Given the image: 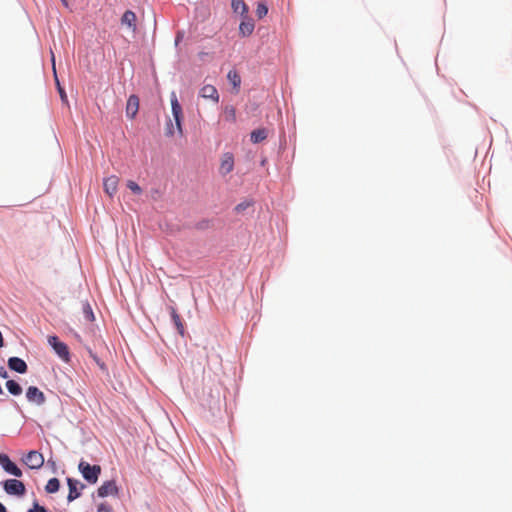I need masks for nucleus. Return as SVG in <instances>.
Masks as SVG:
<instances>
[{"label": "nucleus", "mask_w": 512, "mask_h": 512, "mask_svg": "<svg viewBox=\"0 0 512 512\" xmlns=\"http://www.w3.org/2000/svg\"><path fill=\"white\" fill-rule=\"evenodd\" d=\"M28 512H46V509L43 506L35 503L33 508L29 509Z\"/></svg>", "instance_id": "c85d7f7f"}, {"label": "nucleus", "mask_w": 512, "mask_h": 512, "mask_svg": "<svg viewBox=\"0 0 512 512\" xmlns=\"http://www.w3.org/2000/svg\"><path fill=\"white\" fill-rule=\"evenodd\" d=\"M56 83H57V86H58V91H59L61 100L63 102H67V95H66L64 89L60 86L59 81L57 79H56Z\"/></svg>", "instance_id": "cd10ccee"}, {"label": "nucleus", "mask_w": 512, "mask_h": 512, "mask_svg": "<svg viewBox=\"0 0 512 512\" xmlns=\"http://www.w3.org/2000/svg\"><path fill=\"white\" fill-rule=\"evenodd\" d=\"M224 120L230 123L236 122V109L232 105H227L223 110Z\"/></svg>", "instance_id": "a211bd4d"}, {"label": "nucleus", "mask_w": 512, "mask_h": 512, "mask_svg": "<svg viewBox=\"0 0 512 512\" xmlns=\"http://www.w3.org/2000/svg\"><path fill=\"white\" fill-rule=\"evenodd\" d=\"M170 310H171V317H172V320L174 322V325H175L177 331L179 332V334L183 335L184 334V325L182 323L180 315L177 313V311L173 307H171Z\"/></svg>", "instance_id": "aec40b11"}, {"label": "nucleus", "mask_w": 512, "mask_h": 512, "mask_svg": "<svg viewBox=\"0 0 512 512\" xmlns=\"http://www.w3.org/2000/svg\"><path fill=\"white\" fill-rule=\"evenodd\" d=\"M60 482L57 478H51L46 484V491L48 493H55L59 490Z\"/></svg>", "instance_id": "b1692460"}, {"label": "nucleus", "mask_w": 512, "mask_h": 512, "mask_svg": "<svg viewBox=\"0 0 512 512\" xmlns=\"http://www.w3.org/2000/svg\"><path fill=\"white\" fill-rule=\"evenodd\" d=\"M24 463L30 468V469H39L44 464V458L41 453L38 451L32 450L28 452L24 459Z\"/></svg>", "instance_id": "423d86ee"}, {"label": "nucleus", "mask_w": 512, "mask_h": 512, "mask_svg": "<svg viewBox=\"0 0 512 512\" xmlns=\"http://www.w3.org/2000/svg\"><path fill=\"white\" fill-rule=\"evenodd\" d=\"M79 470L82 473L84 479L91 484L97 482L98 477L101 473V467L99 465H90L85 461H81L79 463Z\"/></svg>", "instance_id": "f257e3e1"}, {"label": "nucleus", "mask_w": 512, "mask_h": 512, "mask_svg": "<svg viewBox=\"0 0 512 512\" xmlns=\"http://www.w3.org/2000/svg\"><path fill=\"white\" fill-rule=\"evenodd\" d=\"M171 109L172 114L175 120L176 129L180 136L183 135V128H182V119H183V112L182 107L177 99L176 94L173 92L171 94Z\"/></svg>", "instance_id": "f03ea898"}, {"label": "nucleus", "mask_w": 512, "mask_h": 512, "mask_svg": "<svg viewBox=\"0 0 512 512\" xmlns=\"http://www.w3.org/2000/svg\"><path fill=\"white\" fill-rule=\"evenodd\" d=\"M268 136V130L266 128L255 129L250 134L251 142L254 144L264 141Z\"/></svg>", "instance_id": "f3484780"}, {"label": "nucleus", "mask_w": 512, "mask_h": 512, "mask_svg": "<svg viewBox=\"0 0 512 512\" xmlns=\"http://www.w3.org/2000/svg\"><path fill=\"white\" fill-rule=\"evenodd\" d=\"M26 398L29 402L35 403L36 405H43L46 401L44 393L35 386L28 387L26 391Z\"/></svg>", "instance_id": "6e6552de"}, {"label": "nucleus", "mask_w": 512, "mask_h": 512, "mask_svg": "<svg viewBox=\"0 0 512 512\" xmlns=\"http://www.w3.org/2000/svg\"><path fill=\"white\" fill-rule=\"evenodd\" d=\"M61 1H62V3H63L65 6H68V2H67V0H61Z\"/></svg>", "instance_id": "f704fd0d"}, {"label": "nucleus", "mask_w": 512, "mask_h": 512, "mask_svg": "<svg viewBox=\"0 0 512 512\" xmlns=\"http://www.w3.org/2000/svg\"><path fill=\"white\" fill-rule=\"evenodd\" d=\"M139 110V98L137 95H130L126 104V116L134 119Z\"/></svg>", "instance_id": "9d476101"}, {"label": "nucleus", "mask_w": 512, "mask_h": 512, "mask_svg": "<svg viewBox=\"0 0 512 512\" xmlns=\"http://www.w3.org/2000/svg\"><path fill=\"white\" fill-rule=\"evenodd\" d=\"M67 484L69 487V493L67 496V500L69 502L74 501L81 495V490L85 488V485L80 483L78 480L67 478Z\"/></svg>", "instance_id": "0eeeda50"}, {"label": "nucleus", "mask_w": 512, "mask_h": 512, "mask_svg": "<svg viewBox=\"0 0 512 512\" xmlns=\"http://www.w3.org/2000/svg\"><path fill=\"white\" fill-rule=\"evenodd\" d=\"M53 70H54V71L56 70V67H55V65H54V64H53Z\"/></svg>", "instance_id": "c9c22d12"}, {"label": "nucleus", "mask_w": 512, "mask_h": 512, "mask_svg": "<svg viewBox=\"0 0 512 512\" xmlns=\"http://www.w3.org/2000/svg\"><path fill=\"white\" fill-rule=\"evenodd\" d=\"M48 343L63 361H70L68 346L64 342L59 341L57 336H49Z\"/></svg>", "instance_id": "7ed1b4c3"}, {"label": "nucleus", "mask_w": 512, "mask_h": 512, "mask_svg": "<svg viewBox=\"0 0 512 512\" xmlns=\"http://www.w3.org/2000/svg\"><path fill=\"white\" fill-rule=\"evenodd\" d=\"M248 206H249V203H240V204H238V205L235 207V210H236L237 212H242V211H244Z\"/></svg>", "instance_id": "7c9ffc66"}, {"label": "nucleus", "mask_w": 512, "mask_h": 512, "mask_svg": "<svg viewBox=\"0 0 512 512\" xmlns=\"http://www.w3.org/2000/svg\"><path fill=\"white\" fill-rule=\"evenodd\" d=\"M200 96L205 99H211L213 102H219V93L217 89L210 84L204 85L200 90Z\"/></svg>", "instance_id": "f8f14e48"}, {"label": "nucleus", "mask_w": 512, "mask_h": 512, "mask_svg": "<svg viewBox=\"0 0 512 512\" xmlns=\"http://www.w3.org/2000/svg\"><path fill=\"white\" fill-rule=\"evenodd\" d=\"M231 8L234 13H238L243 17L247 16L248 13V6L244 2V0H232L231 1Z\"/></svg>", "instance_id": "2eb2a0df"}, {"label": "nucleus", "mask_w": 512, "mask_h": 512, "mask_svg": "<svg viewBox=\"0 0 512 512\" xmlns=\"http://www.w3.org/2000/svg\"><path fill=\"white\" fill-rule=\"evenodd\" d=\"M82 310H83V315H84V318L86 321H88V322L94 321V319H95L94 313H93L92 308L88 302H85L82 304Z\"/></svg>", "instance_id": "5701e85b"}, {"label": "nucleus", "mask_w": 512, "mask_h": 512, "mask_svg": "<svg viewBox=\"0 0 512 512\" xmlns=\"http://www.w3.org/2000/svg\"><path fill=\"white\" fill-rule=\"evenodd\" d=\"M118 488L115 481H106L98 488V495L100 497H107L110 495H117Z\"/></svg>", "instance_id": "9b49d317"}, {"label": "nucleus", "mask_w": 512, "mask_h": 512, "mask_svg": "<svg viewBox=\"0 0 512 512\" xmlns=\"http://www.w3.org/2000/svg\"><path fill=\"white\" fill-rule=\"evenodd\" d=\"M127 187L135 194H141L142 193V189L141 187L134 181L132 180H129L127 182Z\"/></svg>", "instance_id": "a878e982"}, {"label": "nucleus", "mask_w": 512, "mask_h": 512, "mask_svg": "<svg viewBox=\"0 0 512 512\" xmlns=\"http://www.w3.org/2000/svg\"><path fill=\"white\" fill-rule=\"evenodd\" d=\"M3 336H2V333L0 332V348L3 346Z\"/></svg>", "instance_id": "72a5a7b5"}, {"label": "nucleus", "mask_w": 512, "mask_h": 512, "mask_svg": "<svg viewBox=\"0 0 512 512\" xmlns=\"http://www.w3.org/2000/svg\"><path fill=\"white\" fill-rule=\"evenodd\" d=\"M97 510L98 512H112L111 506L106 503L99 504Z\"/></svg>", "instance_id": "bb28decb"}, {"label": "nucleus", "mask_w": 512, "mask_h": 512, "mask_svg": "<svg viewBox=\"0 0 512 512\" xmlns=\"http://www.w3.org/2000/svg\"><path fill=\"white\" fill-rule=\"evenodd\" d=\"M121 23L123 25H127L129 28H131L133 31L136 30V15L133 11L127 10L122 18Z\"/></svg>", "instance_id": "dca6fc26"}, {"label": "nucleus", "mask_w": 512, "mask_h": 512, "mask_svg": "<svg viewBox=\"0 0 512 512\" xmlns=\"http://www.w3.org/2000/svg\"><path fill=\"white\" fill-rule=\"evenodd\" d=\"M234 169V156L230 152H226L221 157V163L219 167V172L221 175L225 176L232 172Z\"/></svg>", "instance_id": "1a4fd4ad"}, {"label": "nucleus", "mask_w": 512, "mask_h": 512, "mask_svg": "<svg viewBox=\"0 0 512 512\" xmlns=\"http://www.w3.org/2000/svg\"><path fill=\"white\" fill-rule=\"evenodd\" d=\"M0 465L2 468L9 474L14 475L16 477L22 476V471L17 465L12 462L7 454H0Z\"/></svg>", "instance_id": "39448f33"}, {"label": "nucleus", "mask_w": 512, "mask_h": 512, "mask_svg": "<svg viewBox=\"0 0 512 512\" xmlns=\"http://www.w3.org/2000/svg\"><path fill=\"white\" fill-rule=\"evenodd\" d=\"M8 367L18 373H25L28 368L26 362L18 357H10L8 359Z\"/></svg>", "instance_id": "4468645a"}, {"label": "nucleus", "mask_w": 512, "mask_h": 512, "mask_svg": "<svg viewBox=\"0 0 512 512\" xmlns=\"http://www.w3.org/2000/svg\"><path fill=\"white\" fill-rule=\"evenodd\" d=\"M119 178L115 175H111L104 179V191L111 197L117 192Z\"/></svg>", "instance_id": "ddd939ff"}, {"label": "nucleus", "mask_w": 512, "mask_h": 512, "mask_svg": "<svg viewBox=\"0 0 512 512\" xmlns=\"http://www.w3.org/2000/svg\"><path fill=\"white\" fill-rule=\"evenodd\" d=\"M5 492L9 495L23 496L25 494V485L17 479H8L3 483Z\"/></svg>", "instance_id": "20e7f679"}, {"label": "nucleus", "mask_w": 512, "mask_h": 512, "mask_svg": "<svg viewBox=\"0 0 512 512\" xmlns=\"http://www.w3.org/2000/svg\"><path fill=\"white\" fill-rule=\"evenodd\" d=\"M0 512H7L3 504L0 503Z\"/></svg>", "instance_id": "473e14b6"}, {"label": "nucleus", "mask_w": 512, "mask_h": 512, "mask_svg": "<svg viewBox=\"0 0 512 512\" xmlns=\"http://www.w3.org/2000/svg\"><path fill=\"white\" fill-rule=\"evenodd\" d=\"M254 27L252 21H242L239 25V32L242 36L246 37L253 33Z\"/></svg>", "instance_id": "6ab92c4d"}, {"label": "nucleus", "mask_w": 512, "mask_h": 512, "mask_svg": "<svg viewBox=\"0 0 512 512\" xmlns=\"http://www.w3.org/2000/svg\"><path fill=\"white\" fill-rule=\"evenodd\" d=\"M0 377H2V378H7L8 377V373H7V371L5 370L4 367L0 368Z\"/></svg>", "instance_id": "2f4dec72"}, {"label": "nucleus", "mask_w": 512, "mask_h": 512, "mask_svg": "<svg viewBox=\"0 0 512 512\" xmlns=\"http://www.w3.org/2000/svg\"><path fill=\"white\" fill-rule=\"evenodd\" d=\"M6 387L12 395H20L22 393V387L14 380H8Z\"/></svg>", "instance_id": "4be33fe9"}, {"label": "nucleus", "mask_w": 512, "mask_h": 512, "mask_svg": "<svg viewBox=\"0 0 512 512\" xmlns=\"http://www.w3.org/2000/svg\"><path fill=\"white\" fill-rule=\"evenodd\" d=\"M173 134H174L173 124L171 122H169L166 127V135L173 136Z\"/></svg>", "instance_id": "c756f323"}, {"label": "nucleus", "mask_w": 512, "mask_h": 512, "mask_svg": "<svg viewBox=\"0 0 512 512\" xmlns=\"http://www.w3.org/2000/svg\"><path fill=\"white\" fill-rule=\"evenodd\" d=\"M268 13V7L265 3H258L256 8V15L259 19L265 17Z\"/></svg>", "instance_id": "393cba45"}, {"label": "nucleus", "mask_w": 512, "mask_h": 512, "mask_svg": "<svg viewBox=\"0 0 512 512\" xmlns=\"http://www.w3.org/2000/svg\"><path fill=\"white\" fill-rule=\"evenodd\" d=\"M227 78L233 87L238 90L241 85V77L238 72L236 70H230L228 72Z\"/></svg>", "instance_id": "412c9836"}]
</instances>
